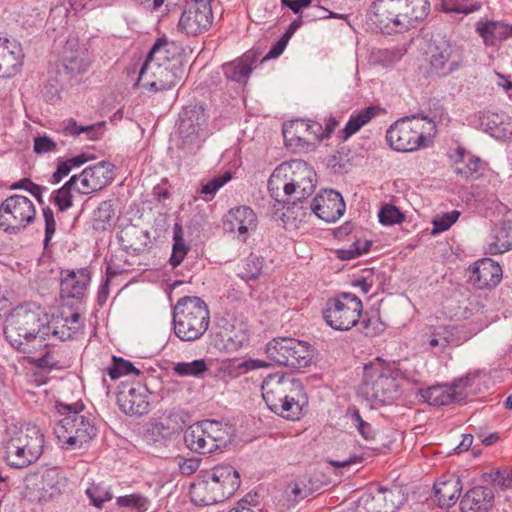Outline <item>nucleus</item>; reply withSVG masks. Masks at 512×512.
Wrapping results in <instances>:
<instances>
[{
    "instance_id": "obj_29",
    "label": "nucleus",
    "mask_w": 512,
    "mask_h": 512,
    "mask_svg": "<svg viewBox=\"0 0 512 512\" xmlns=\"http://www.w3.org/2000/svg\"><path fill=\"white\" fill-rule=\"evenodd\" d=\"M475 30L486 46H498L512 37V24L501 21L479 20L475 24Z\"/></svg>"
},
{
    "instance_id": "obj_13",
    "label": "nucleus",
    "mask_w": 512,
    "mask_h": 512,
    "mask_svg": "<svg viewBox=\"0 0 512 512\" xmlns=\"http://www.w3.org/2000/svg\"><path fill=\"white\" fill-rule=\"evenodd\" d=\"M91 63L88 51L79 45L78 39L69 38L60 55L59 71H63L68 77H74L85 73Z\"/></svg>"
},
{
    "instance_id": "obj_50",
    "label": "nucleus",
    "mask_w": 512,
    "mask_h": 512,
    "mask_svg": "<svg viewBox=\"0 0 512 512\" xmlns=\"http://www.w3.org/2000/svg\"><path fill=\"white\" fill-rule=\"evenodd\" d=\"M107 374L112 380H116L125 375H139L140 370L137 369L130 361L121 357L113 356L112 365L107 368Z\"/></svg>"
},
{
    "instance_id": "obj_33",
    "label": "nucleus",
    "mask_w": 512,
    "mask_h": 512,
    "mask_svg": "<svg viewBox=\"0 0 512 512\" xmlns=\"http://www.w3.org/2000/svg\"><path fill=\"white\" fill-rule=\"evenodd\" d=\"M258 61V57L255 52L248 51L243 54L242 57L225 63L223 68V73L228 80L233 82H237L240 84H245L253 71L254 64Z\"/></svg>"
},
{
    "instance_id": "obj_2",
    "label": "nucleus",
    "mask_w": 512,
    "mask_h": 512,
    "mask_svg": "<svg viewBox=\"0 0 512 512\" xmlns=\"http://www.w3.org/2000/svg\"><path fill=\"white\" fill-rule=\"evenodd\" d=\"M429 12V0H375L368 10L370 20L388 34L415 27Z\"/></svg>"
},
{
    "instance_id": "obj_8",
    "label": "nucleus",
    "mask_w": 512,
    "mask_h": 512,
    "mask_svg": "<svg viewBox=\"0 0 512 512\" xmlns=\"http://www.w3.org/2000/svg\"><path fill=\"white\" fill-rule=\"evenodd\" d=\"M266 354L275 364L303 368L311 363L313 349L305 341L290 337H278L267 343Z\"/></svg>"
},
{
    "instance_id": "obj_21",
    "label": "nucleus",
    "mask_w": 512,
    "mask_h": 512,
    "mask_svg": "<svg viewBox=\"0 0 512 512\" xmlns=\"http://www.w3.org/2000/svg\"><path fill=\"white\" fill-rule=\"evenodd\" d=\"M48 325L50 328V341L53 342V346L58 342H63L73 338V336L84 328V319L82 316L73 312L69 316L53 317L51 320L48 319Z\"/></svg>"
},
{
    "instance_id": "obj_30",
    "label": "nucleus",
    "mask_w": 512,
    "mask_h": 512,
    "mask_svg": "<svg viewBox=\"0 0 512 512\" xmlns=\"http://www.w3.org/2000/svg\"><path fill=\"white\" fill-rule=\"evenodd\" d=\"M209 472L197 483L191 486V495L195 503L200 505H212L228 499L225 492H221Z\"/></svg>"
},
{
    "instance_id": "obj_6",
    "label": "nucleus",
    "mask_w": 512,
    "mask_h": 512,
    "mask_svg": "<svg viewBox=\"0 0 512 512\" xmlns=\"http://www.w3.org/2000/svg\"><path fill=\"white\" fill-rule=\"evenodd\" d=\"M44 435L39 427L28 425L15 432L4 444L8 466L23 469L36 462L43 453Z\"/></svg>"
},
{
    "instance_id": "obj_55",
    "label": "nucleus",
    "mask_w": 512,
    "mask_h": 512,
    "mask_svg": "<svg viewBox=\"0 0 512 512\" xmlns=\"http://www.w3.org/2000/svg\"><path fill=\"white\" fill-rule=\"evenodd\" d=\"M371 242L368 240L358 239L354 241L349 248L340 249L338 251L339 258L343 260H350L357 258L370 250Z\"/></svg>"
},
{
    "instance_id": "obj_61",
    "label": "nucleus",
    "mask_w": 512,
    "mask_h": 512,
    "mask_svg": "<svg viewBox=\"0 0 512 512\" xmlns=\"http://www.w3.org/2000/svg\"><path fill=\"white\" fill-rule=\"evenodd\" d=\"M262 267V259L254 255H250L245 261L242 276L246 279H256L260 275Z\"/></svg>"
},
{
    "instance_id": "obj_3",
    "label": "nucleus",
    "mask_w": 512,
    "mask_h": 512,
    "mask_svg": "<svg viewBox=\"0 0 512 512\" xmlns=\"http://www.w3.org/2000/svg\"><path fill=\"white\" fill-rule=\"evenodd\" d=\"M55 410L59 419L54 427V433L61 448L80 449L97 436L98 429L94 418L84 411L83 403L66 404L57 401Z\"/></svg>"
},
{
    "instance_id": "obj_25",
    "label": "nucleus",
    "mask_w": 512,
    "mask_h": 512,
    "mask_svg": "<svg viewBox=\"0 0 512 512\" xmlns=\"http://www.w3.org/2000/svg\"><path fill=\"white\" fill-rule=\"evenodd\" d=\"M454 164L453 172L463 179H478L482 175V160L464 147L458 146L453 153L449 154Z\"/></svg>"
},
{
    "instance_id": "obj_41",
    "label": "nucleus",
    "mask_w": 512,
    "mask_h": 512,
    "mask_svg": "<svg viewBox=\"0 0 512 512\" xmlns=\"http://www.w3.org/2000/svg\"><path fill=\"white\" fill-rule=\"evenodd\" d=\"M202 421L203 425L206 427V433L210 434L219 449L226 447L227 444L232 441L235 435V430L232 425L212 419Z\"/></svg>"
},
{
    "instance_id": "obj_7",
    "label": "nucleus",
    "mask_w": 512,
    "mask_h": 512,
    "mask_svg": "<svg viewBox=\"0 0 512 512\" xmlns=\"http://www.w3.org/2000/svg\"><path fill=\"white\" fill-rule=\"evenodd\" d=\"M362 309L359 297L349 292H340L327 300L323 318L334 330L348 331L358 324Z\"/></svg>"
},
{
    "instance_id": "obj_48",
    "label": "nucleus",
    "mask_w": 512,
    "mask_h": 512,
    "mask_svg": "<svg viewBox=\"0 0 512 512\" xmlns=\"http://www.w3.org/2000/svg\"><path fill=\"white\" fill-rule=\"evenodd\" d=\"M115 210L110 201H103L94 211L93 227L96 230H106L111 227L114 220Z\"/></svg>"
},
{
    "instance_id": "obj_43",
    "label": "nucleus",
    "mask_w": 512,
    "mask_h": 512,
    "mask_svg": "<svg viewBox=\"0 0 512 512\" xmlns=\"http://www.w3.org/2000/svg\"><path fill=\"white\" fill-rule=\"evenodd\" d=\"M202 431H200L199 425L194 423L190 425L184 432V442L186 447L199 454H210L209 444L210 442L205 441V438L202 437Z\"/></svg>"
},
{
    "instance_id": "obj_34",
    "label": "nucleus",
    "mask_w": 512,
    "mask_h": 512,
    "mask_svg": "<svg viewBox=\"0 0 512 512\" xmlns=\"http://www.w3.org/2000/svg\"><path fill=\"white\" fill-rule=\"evenodd\" d=\"M288 162L277 166L268 180V190L277 202H284L286 197L292 195Z\"/></svg>"
},
{
    "instance_id": "obj_4",
    "label": "nucleus",
    "mask_w": 512,
    "mask_h": 512,
    "mask_svg": "<svg viewBox=\"0 0 512 512\" xmlns=\"http://www.w3.org/2000/svg\"><path fill=\"white\" fill-rule=\"evenodd\" d=\"M358 393L372 406L398 399L401 392L397 369L381 358L365 364Z\"/></svg>"
},
{
    "instance_id": "obj_5",
    "label": "nucleus",
    "mask_w": 512,
    "mask_h": 512,
    "mask_svg": "<svg viewBox=\"0 0 512 512\" xmlns=\"http://www.w3.org/2000/svg\"><path fill=\"white\" fill-rule=\"evenodd\" d=\"M210 311L207 304L197 296L180 298L173 308L175 335L185 342L199 340L208 330Z\"/></svg>"
},
{
    "instance_id": "obj_36",
    "label": "nucleus",
    "mask_w": 512,
    "mask_h": 512,
    "mask_svg": "<svg viewBox=\"0 0 512 512\" xmlns=\"http://www.w3.org/2000/svg\"><path fill=\"white\" fill-rule=\"evenodd\" d=\"M209 474L219 484L221 492H225L227 498L235 494L240 486L241 480L238 471L229 464L215 466Z\"/></svg>"
},
{
    "instance_id": "obj_20",
    "label": "nucleus",
    "mask_w": 512,
    "mask_h": 512,
    "mask_svg": "<svg viewBox=\"0 0 512 512\" xmlns=\"http://www.w3.org/2000/svg\"><path fill=\"white\" fill-rule=\"evenodd\" d=\"M258 220L255 212L248 206L232 208L225 215L224 227L229 232H238L239 238L245 241L249 232L257 227Z\"/></svg>"
},
{
    "instance_id": "obj_64",
    "label": "nucleus",
    "mask_w": 512,
    "mask_h": 512,
    "mask_svg": "<svg viewBox=\"0 0 512 512\" xmlns=\"http://www.w3.org/2000/svg\"><path fill=\"white\" fill-rule=\"evenodd\" d=\"M43 216L45 220L44 246L47 247L56 231V222L54 212L50 207L43 208Z\"/></svg>"
},
{
    "instance_id": "obj_12",
    "label": "nucleus",
    "mask_w": 512,
    "mask_h": 512,
    "mask_svg": "<svg viewBox=\"0 0 512 512\" xmlns=\"http://www.w3.org/2000/svg\"><path fill=\"white\" fill-rule=\"evenodd\" d=\"M115 165L108 161H100L85 168L78 176L81 188L76 190L81 194L98 192L110 185L115 177Z\"/></svg>"
},
{
    "instance_id": "obj_59",
    "label": "nucleus",
    "mask_w": 512,
    "mask_h": 512,
    "mask_svg": "<svg viewBox=\"0 0 512 512\" xmlns=\"http://www.w3.org/2000/svg\"><path fill=\"white\" fill-rule=\"evenodd\" d=\"M286 493L291 500L298 502L299 500L310 496L313 491L306 485L304 480H299L290 483L287 487Z\"/></svg>"
},
{
    "instance_id": "obj_52",
    "label": "nucleus",
    "mask_w": 512,
    "mask_h": 512,
    "mask_svg": "<svg viewBox=\"0 0 512 512\" xmlns=\"http://www.w3.org/2000/svg\"><path fill=\"white\" fill-rule=\"evenodd\" d=\"M85 494L90 503L98 509H102L103 504L113 498L110 489L101 484H92L86 489Z\"/></svg>"
},
{
    "instance_id": "obj_40",
    "label": "nucleus",
    "mask_w": 512,
    "mask_h": 512,
    "mask_svg": "<svg viewBox=\"0 0 512 512\" xmlns=\"http://www.w3.org/2000/svg\"><path fill=\"white\" fill-rule=\"evenodd\" d=\"M149 238L147 231L139 230L135 226L126 227L118 234L117 239L127 253H139L143 251L146 243L141 241Z\"/></svg>"
},
{
    "instance_id": "obj_22",
    "label": "nucleus",
    "mask_w": 512,
    "mask_h": 512,
    "mask_svg": "<svg viewBox=\"0 0 512 512\" xmlns=\"http://www.w3.org/2000/svg\"><path fill=\"white\" fill-rule=\"evenodd\" d=\"M155 80L148 83L155 91L169 90L181 81L184 75V65L180 58H173L167 64L155 63L153 71Z\"/></svg>"
},
{
    "instance_id": "obj_49",
    "label": "nucleus",
    "mask_w": 512,
    "mask_h": 512,
    "mask_svg": "<svg viewBox=\"0 0 512 512\" xmlns=\"http://www.w3.org/2000/svg\"><path fill=\"white\" fill-rule=\"evenodd\" d=\"M151 501L141 493H132L116 498L118 507H126L135 512H146L150 507Z\"/></svg>"
},
{
    "instance_id": "obj_54",
    "label": "nucleus",
    "mask_w": 512,
    "mask_h": 512,
    "mask_svg": "<svg viewBox=\"0 0 512 512\" xmlns=\"http://www.w3.org/2000/svg\"><path fill=\"white\" fill-rule=\"evenodd\" d=\"M348 416H349L353 426L358 430L359 434L365 440L374 439L375 434H374L372 425L370 423L366 422L362 418L358 409H356V408L350 409L348 412Z\"/></svg>"
},
{
    "instance_id": "obj_10",
    "label": "nucleus",
    "mask_w": 512,
    "mask_h": 512,
    "mask_svg": "<svg viewBox=\"0 0 512 512\" xmlns=\"http://www.w3.org/2000/svg\"><path fill=\"white\" fill-rule=\"evenodd\" d=\"M404 502L405 496L401 489L376 487L359 497L356 512H395Z\"/></svg>"
},
{
    "instance_id": "obj_46",
    "label": "nucleus",
    "mask_w": 512,
    "mask_h": 512,
    "mask_svg": "<svg viewBox=\"0 0 512 512\" xmlns=\"http://www.w3.org/2000/svg\"><path fill=\"white\" fill-rule=\"evenodd\" d=\"M481 2L478 0H442L441 11L447 14L468 15L478 11Z\"/></svg>"
},
{
    "instance_id": "obj_37",
    "label": "nucleus",
    "mask_w": 512,
    "mask_h": 512,
    "mask_svg": "<svg viewBox=\"0 0 512 512\" xmlns=\"http://www.w3.org/2000/svg\"><path fill=\"white\" fill-rule=\"evenodd\" d=\"M175 48V43L168 41L165 37L157 38L148 52L145 61L139 71V80H142L147 71L151 68V63H164L170 62V55L172 49Z\"/></svg>"
},
{
    "instance_id": "obj_9",
    "label": "nucleus",
    "mask_w": 512,
    "mask_h": 512,
    "mask_svg": "<svg viewBox=\"0 0 512 512\" xmlns=\"http://www.w3.org/2000/svg\"><path fill=\"white\" fill-rule=\"evenodd\" d=\"M36 208L26 196L12 195L0 204V228L18 234L35 221Z\"/></svg>"
},
{
    "instance_id": "obj_39",
    "label": "nucleus",
    "mask_w": 512,
    "mask_h": 512,
    "mask_svg": "<svg viewBox=\"0 0 512 512\" xmlns=\"http://www.w3.org/2000/svg\"><path fill=\"white\" fill-rule=\"evenodd\" d=\"M201 146L196 130H174L170 134V149L176 148L184 155L190 154Z\"/></svg>"
},
{
    "instance_id": "obj_45",
    "label": "nucleus",
    "mask_w": 512,
    "mask_h": 512,
    "mask_svg": "<svg viewBox=\"0 0 512 512\" xmlns=\"http://www.w3.org/2000/svg\"><path fill=\"white\" fill-rule=\"evenodd\" d=\"M190 247L185 243L183 238V230L179 224H175L173 228V246L169 263L172 267L179 266L186 257Z\"/></svg>"
},
{
    "instance_id": "obj_32",
    "label": "nucleus",
    "mask_w": 512,
    "mask_h": 512,
    "mask_svg": "<svg viewBox=\"0 0 512 512\" xmlns=\"http://www.w3.org/2000/svg\"><path fill=\"white\" fill-rule=\"evenodd\" d=\"M67 486V479L58 468L46 469L38 485L40 492L39 499L50 501L59 497Z\"/></svg>"
},
{
    "instance_id": "obj_23",
    "label": "nucleus",
    "mask_w": 512,
    "mask_h": 512,
    "mask_svg": "<svg viewBox=\"0 0 512 512\" xmlns=\"http://www.w3.org/2000/svg\"><path fill=\"white\" fill-rule=\"evenodd\" d=\"M307 396L299 380L292 384L291 392L280 398L279 410L274 413L288 420H298L303 415V407L307 405Z\"/></svg>"
},
{
    "instance_id": "obj_57",
    "label": "nucleus",
    "mask_w": 512,
    "mask_h": 512,
    "mask_svg": "<svg viewBox=\"0 0 512 512\" xmlns=\"http://www.w3.org/2000/svg\"><path fill=\"white\" fill-rule=\"evenodd\" d=\"M459 216V211L452 210L434 218L432 221V234H437L448 230L458 220Z\"/></svg>"
},
{
    "instance_id": "obj_63",
    "label": "nucleus",
    "mask_w": 512,
    "mask_h": 512,
    "mask_svg": "<svg viewBox=\"0 0 512 512\" xmlns=\"http://www.w3.org/2000/svg\"><path fill=\"white\" fill-rule=\"evenodd\" d=\"M33 150L38 155L55 152L57 142L47 135H39L34 138Z\"/></svg>"
},
{
    "instance_id": "obj_56",
    "label": "nucleus",
    "mask_w": 512,
    "mask_h": 512,
    "mask_svg": "<svg viewBox=\"0 0 512 512\" xmlns=\"http://www.w3.org/2000/svg\"><path fill=\"white\" fill-rule=\"evenodd\" d=\"M379 221L381 224L390 226L399 224L404 220L403 213L393 205H384L378 214Z\"/></svg>"
},
{
    "instance_id": "obj_47",
    "label": "nucleus",
    "mask_w": 512,
    "mask_h": 512,
    "mask_svg": "<svg viewBox=\"0 0 512 512\" xmlns=\"http://www.w3.org/2000/svg\"><path fill=\"white\" fill-rule=\"evenodd\" d=\"M208 371L205 359H196L191 362H178L173 366V372L180 377L201 378Z\"/></svg>"
},
{
    "instance_id": "obj_26",
    "label": "nucleus",
    "mask_w": 512,
    "mask_h": 512,
    "mask_svg": "<svg viewBox=\"0 0 512 512\" xmlns=\"http://www.w3.org/2000/svg\"><path fill=\"white\" fill-rule=\"evenodd\" d=\"M386 140L398 152L415 151L431 143V139L418 134L416 130H386Z\"/></svg>"
},
{
    "instance_id": "obj_24",
    "label": "nucleus",
    "mask_w": 512,
    "mask_h": 512,
    "mask_svg": "<svg viewBox=\"0 0 512 512\" xmlns=\"http://www.w3.org/2000/svg\"><path fill=\"white\" fill-rule=\"evenodd\" d=\"M60 295L62 298L80 300L85 294L90 282V272L86 268L77 271L67 270L61 273Z\"/></svg>"
},
{
    "instance_id": "obj_35",
    "label": "nucleus",
    "mask_w": 512,
    "mask_h": 512,
    "mask_svg": "<svg viewBox=\"0 0 512 512\" xmlns=\"http://www.w3.org/2000/svg\"><path fill=\"white\" fill-rule=\"evenodd\" d=\"M512 249V222L503 221L496 225L487 239L486 251L491 255Z\"/></svg>"
},
{
    "instance_id": "obj_28",
    "label": "nucleus",
    "mask_w": 512,
    "mask_h": 512,
    "mask_svg": "<svg viewBox=\"0 0 512 512\" xmlns=\"http://www.w3.org/2000/svg\"><path fill=\"white\" fill-rule=\"evenodd\" d=\"M463 489L459 476L445 474L440 476L434 484V494L440 507L449 508L453 506Z\"/></svg>"
},
{
    "instance_id": "obj_60",
    "label": "nucleus",
    "mask_w": 512,
    "mask_h": 512,
    "mask_svg": "<svg viewBox=\"0 0 512 512\" xmlns=\"http://www.w3.org/2000/svg\"><path fill=\"white\" fill-rule=\"evenodd\" d=\"M231 178L230 172H225L220 176L214 177L202 185L201 193L213 197L221 187L231 180Z\"/></svg>"
},
{
    "instance_id": "obj_44",
    "label": "nucleus",
    "mask_w": 512,
    "mask_h": 512,
    "mask_svg": "<svg viewBox=\"0 0 512 512\" xmlns=\"http://www.w3.org/2000/svg\"><path fill=\"white\" fill-rule=\"evenodd\" d=\"M77 182L78 176L73 175L61 188L53 191L52 198L59 211L64 212L72 207L73 199L71 191L76 189Z\"/></svg>"
},
{
    "instance_id": "obj_19",
    "label": "nucleus",
    "mask_w": 512,
    "mask_h": 512,
    "mask_svg": "<svg viewBox=\"0 0 512 512\" xmlns=\"http://www.w3.org/2000/svg\"><path fill=\"white\" fill-rule=\"evenodd\" d=\"M502 279V268L490 258L476 261L470 269L469 281L477 289L496 287Z\"/></svg>"
},
{
    "instance_id": "obj_31",
    "label": "nucleus",
    "mask_w": 512,
    "mask_h": 512,
    "mask_svg": "<svg viewBox=\"0 0 512 512\" xmlns=\"http://www.w3.org/2000/svg\"><path fill=\"white\" fill-rule=\"evenodd\" d=\"M145 392L146 390L141 386L120 391L117 396L120 409L130 415L142 416L148 413L150 404Z\"/></svg>"
},
{
    "instance_id": "obj_51",
    "label": "nucleus",
    "mask_w": 512,
    "mask_h": 512,
    "mask_svg": "<svg viewBox=\"0 0 512 512\" xmlns=\"http://www.w3.org/2000/svg\"><path fill=\"white\" fill-rule=\"evenodd\" d=\"M384 112L385 111L379 106H368L358 113L351 115L343 128H362L369 123L372 118Z\"/></svg>"
},
{
    "instance_id": "obj_58",
    "label": "nucleus",
    "mask_w": 512,
    "mask_h": 512,
    "mask_svg": "<svg viewBox=\"0 0 512 512\" xmlns=\"http://www.w3.org/2000/svg\"><path fill=\"white\" fill-rule=\"evenodd\" d=\"M361 325V331L366 336H375L385 329V324L380 320V317L377 315L364 318L358 322Z\"/></svg>"
},
{
    "instance_id": "obj_15",
    "label": "nucleus",
    "mask_w": 512,
    "mask_h": 512,
    "mask_svg": "<svg viewBox=\"0 0 512 512\" xmlns=\"http://www.w3.org/2000/svg\"><path fill=\"white\" fill-rule=\"evenodd\" d=\"M312 212L325 222L337 221L345 212L346 205L341 194L335 190H324L311 202Z\"/></svg>"
},
{
    "instance_id": "obj_62",
    "label": "nucleus",
    "mask_w": 512,
    "mask_h": 512,
    "mask_svg": "<svg viewBox=\"0 0 512 512\" xmlns=\"http://www.w3.org/2000/svg\"><path fill=\"white\" fill-rule=\"evenodd\" d=\"M51 346H48L46 348H42V350H46L44 355L36 358L34 360V364L42 369H48L52 370L59 367L60 361L56 358V352L52 349H50Z\"/></svg>"
},
{
    "instance_id": "obj_53",
    "label": "nucleus",
    "mask_w": 512,
    "mask_h": 512,
    "mask_svg": "<svg viewBox=\"0 0 512 512\" xmlns=\"http://www.w3.org/2000/svg\"><path fill=\"white\" fill-rule=\"evenodd\" d=\"M477 377V373L469 372L465 376L453 381L450 386L458 402L466 398L468 393L472 391V387Z\"/></svg>"
},
{
    "instance_id": "obj_17",
    "label": "nucleus",
    "mask_w": 512,
    "mask_h": 512,
    "mask_svg": "<svg viewBox=\"0 0 512 512\" xmlns=\"http://www.w3.org/2000/svg\"><path fill=\"white\" fill-rule=\"evenodd\" d=\"M213 23L212 7H198L188 4L182 12L178 28L186 35L197 36L208 31Z\"/></svg>"
},
{
    "instance_id": "obj_42",
    "label": "nucleus",
    "mask_w": 512,
    "mask_h": 512,
    "mask_svg": "<svg viewBox=\"0 0 512 512\" xmlns=\"http://www.w3.org/2000/svg\"><path fill=\"white\" fill-rule=\"evenodd\" d=\"M422 397L427 403L434 406L449 405L458 402L451 386H434L426 389L422 393Z\"/></svg>"
},
{
    "instance_id": "obj_38",
    "label": "nucleus",
    "mask_w": 512,
    "mask_h": 512,
    "mask_svg": "<svg viewBox=\"0 0 512 512\" xmlns=\"http://www.w3.org/2000/svg\"><path fill=\"white\" fill-rule=\"evenodd\" d=\"M208 115L201 103H189L179 113L178 128H201L207 124Z\"/></svg>"
},
{
    "instance_id": "obj_27",
    "label": "nucleus",
    "mask_w": 512,
    "mask_h": 512,
    "mask_svg": "<svg viewBox=\"0 0 512 512\" xmlns=\"http://www.w3.org/2000/svg\"><path fill=\"white\" fill-rule=\"evenodd\" d=\"M494 504V492L486 486L469 489L460 500L461 512H489Z\"/></svg>"
},
{
    "instance_id": "obj_18",
    "label": "nucleus",
    "mask_w": 512,
    "mask_h": 512,
    "mask_svg": "<svg viewBox=\"0 0 512 512\" xmlns=\"http://www.w3.org/2000/svg\"><path fill=\"white\" fill-rule=\"evenodd\" d=\"M296 379L285 376L281 373L269 374L262 382L261 391L262 397L267 407L274 413L275 410H279L280 398L285 393H290L292 384Z\"/></svg>"
},
{
    "instance_id": "obj_16",
    "label": "nucleus",
    "mask_w": 512,
    "mask_h": 512,
    "mask_svg": "<svg viewBox=\"0 0 512 512\" xmlns=\"http://www.w3.org/2000/svg\"><path fill=\"white\" fill-rule=\"evenodd\" d=\"M336 130H282L285 147L294 154L308 153L316 149L317 143L328 139Z\"/></svg>"
},
{
    "instance_id": "obj_14",
    "label": "nucleus",
    "mask_w": 512,
    "mask_h": 512,
    "mask_svg": "<svg viewBox=\"0 0 512 512\" xmlns=\"http://www.w3.org/2000/svg\"><path fill=\"white\" fill-rule=\"evenodd\" d=\"M290 183L292 186V195H295L297 201H302L310 196L315 190L316 174L303 160H294L288 162Z\"/></svg>"
},
{
    "instance_id": "obj_1",
    "label": "nucleus",
    "mask_w": 512,
    "mask_h": 512,
    "mask_svg": "<svg viewBox=\"0 0 512 512\" xmlns=\"http://www.w3.org/2000/svg\"><path fill=\"white\" fill-rule=\"evenodd\" d=\"M49 331L48 316L32 303L15 307L7 316L4 326V334L10 345L27 355L53 346Z\"/></svg>"
},
{
    "instance_id": "obj_11",
    "label": "nucleus",
    "mask_w": 512,
    "mask_h": 512,
    "mask_svg": "<svg viewBox=\"0 0 512 512\" xmlns=\"http://www.w3.org/2000/svg\"><path fill=\"white\" fill-rule=\"evenodd\" d=\"M427 54L428 72L437 77H446L457 71L463 60L459 49L445 40L432 43Z\"/></svg>"
}]
</instances>
